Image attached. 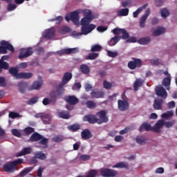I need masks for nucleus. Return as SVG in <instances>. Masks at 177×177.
Returning <instances> with one entry per match:
<instances>
[{
	"instance_id": "f257e3e1",
	"label": "nucleus",
	"mask_w": 177,
	"mask_h": 177,
	"mask_svg": "<svg viewBox=\"0 0 177 177\" xmlns=\"http://www.w3.org/2000/svg\"><path fill=\"white\" fill-rule=\"evenodd\" d=\"M99 117L100 119L97 118ZM83 121L89 124H103V122H109V118L106 116V111H100L96 115H86L83 118Z\"/></svg>"
},
{
	"instance_id": "f03ea898",
	"label": "nucleus",
	"mask_w": 177,
	"mask_h": 177,
	"mask_svg": "<svg viewBox=\"0 0 177 177\" xmlns=\"http://www.w3.org/2000/svg\"><path fill=\"white\" fill-rule=\"evenodd\" d=\"M19 164H23V159L18 158L12 162H7L3 166V169L5 172H8V174H13V172L19 169L17 167Z\"/></svg>"
},
{
	"instance_id": "7ed1b4c3",
	"label": "nucleus",
	"mask_w": 177,
	"mask_h": 177,
	"mask_svg": "<svg viewBox=\"0 0 177 177\" xmlns=\"http://www.w3.org/2000/svg\"><path fill=\"white\" fill-rule=\"evenodd\" d=\"M95 28L96 26L92 24L88 26H82L81 32L73 31L72 35L75 37H81V35H88L89 32H92Z\"/></svg>"
},
{
	"instance_id": "20e7f679",
	"label": "nucleus",
	"mask_w": 177,
	"mask_h": 177,
	"mask_svg": "<svg viewBox=\"0 0 177 177\" xmlns=\"http://www.w3.org/2000/svg\"><path fill=\"white\" fill-rule=\"evenodd\" d=\"M0 46V53L1 55H6L8 53V50H10L11 53H15V48L10 43L3 40L1 41Z\"/></svg>"
},
{
	"instance_id": "39448f33",
	"label": "nucleus",
	"mask_w": 177,
	"mask_h": 177,
	"mask_svg": "<svg viewBox=\"0 0 177 177\" xmlns=\"http://www.w3.org/2000/svg\"><path fill=\"white\" fill-rule=\"evenodd\" d=\"M133 61H130L128 62V67L130 70H135L136 68H139L142 67V59L132 57Z\"/></svg>"
},
{
	"instance_id": "423d86ee",
	"label": "nucleus",
	"mask_w": 177,
	"mask_h": 177,
	"mask_svg": "<svg viewBox=\"0 0 177 177\" xmlns=\"http://www.w3.org/2000/svg\"><path fill=\"white\" fill-rule=\"evenodd\" d=\"M155 93L159 97H162V99L168 97V93H167V90L162 85H158L156 87Z\"/></svg>"
},
{
	"instance_id": "0eeeda50",
	"label": "nucleus",
	"mask_w": 177,
	"mask_h": 177,
	"mask_svg": "<svg viewBox=\"0 0 177 177\" xmlns=\"http://www.w3.org/2000/svg\"><path fill=\"white\" fill-rule=\"evenodd\" d=\"M100 175L103 177H115L117 176V171L109 168H102L100 169Z\"/></svg>"
},
{
	"instance_id": "6e6552de",
	"label": "nucleus",
	"mask_w": 177,
	"mask_h": 177,
	"mask_svg": "<svg viewBox=\"0 0 177 177\" xmlns=\"http://www.w3.org/2000/svg\"><path fill=\"white\" fill-rule=\"evenodd\" d=\"M32 48H21L19 55V59L20 60H23V59H26V57H28L32 55Z\"/></svg>"
},
{
	"instance_id": "1a4fd4ad",
	"label": "nucleus",
	"mask_w": 177,
	"mask_h": 177,
	"mask_svg": "<svg viewBox=\"0 0 177 177\" xmlns=\"http://www.w3.org/2000/svg\"><path fill=\"white\" fill-rule=\"evenodd\" d=\"M80 52V50L78 48H64L62 50H60L57 52L59 56H63V55H71L78 53Z\"/></svg>"
},
{
	"instance_id": "9d476101",
	"label": "nucleus",
	"mask_w": 177,
	"mask_h": 177,
	"mask_svg": "<svg viewBox=\"0 0 177 177\" xmlns=\"http://www.w3.org/2000/svg\"><path fill=\"white\" fill-rule=\"evenodd\" d=\"M55 34L56 30H55V28H51L46 30L43 32V37L45 38V39H52V38L55 37Z\"/></svg>"
},
{
	"instance_id": "9b49d317",
	"label": "nucleus",
	"mask_w": 177,
	"mask_h": 177,
	"mask_svg": "<svg viewBox=\"0 0 177 177\" xmlns=\"http://www.w3.org/2000/svg\"><path fill=\"white\" fill-rule=\"evenodd\" d=\"M118 107L120 111H127L129 109V103L125 100H118Z\"/></svg>"
},
{
	"instance_id": "f8f14e48",
	"label": "nucleus",
	"mask_w": 177,
	"mask_h": 177,
	"mask_svg": "<svg viewBox=\"0 0 177 177\" xmlns=\"http://www.w3.org/2000/svg\"><path fill=\"white\" fill-rule=\"evenodd\" d=\"M150 15V9H147L145 14L142 16L140 20V27L142 28H145L146 26V20H147V17Z\"/></svg>"
},
{
	"instance_id": "ddd939ff",
	"label": "nucleus",
	"mask_w": 177,
	"mask_h": 177,
	"mask_svg": "<svg viewBox=\"0 0 177 177\" xmlns=\"http://www.w3.org/2000/svg\"><path fill=\"white\" fill-rule=\"evenodd\" d=\"M65 100L68 104H71V106H75L77 103H79L80 100L77 98L75 95H69L68 97H66Z\"/></svg>"
},
{
	"instance_id": "4468645a",
	"label": "nucleus",
	"mask_w": 177,
	"mask_h": 177,
	"mask_svg": "<svg viewBox=\"0 0 177 177\" xmlns=\"http://www.w3.org/2000/svg\"><path fill=\"white\" fill-rule=\"evenodd\" d=\"M81 136L82 139H84V140H88V139L92 138L93 135L92 134V132H91V130L85 129L81 132Z\"/></svg>"
},
{
	"instance_id": "2eb2a0df",
	"label": "nucleus",
	"mask_w": 177,
	"mask_h": 177,
	"mask_svg": "<svg viewBox=\"0 0 177 177\" xmlns=\"http://www.w3.org/2000/svg\"><path fill=\"white\" fill-rule=\"evenodd\" d=\"M71 20L74 24L80 22V10H75L71 13Z\"/></svg>"
},
{
	"instance_id": "dca6fc26",
	"label": "nucleus",
	"mask_w": 177,
	"mask_h": 177,
	"mask_svg": "<svg viewBox=\"0 0 177 177\" xmlns=\"http://www.w3.org/2000/svg\"><path fill=\"white\" fill-rule=\"evenodd\" d=\"M164 103V100L161 98L155 99L153 101V107L154 110H162V104Z\"/></svg>"
},
{
	"instance_id": "f3484780",
	"label": "nucleus",
	"mask_w": 177,
	"mask_h": 177,
	"mask_svg": "<svg viewBox=\"0 0 177 177\" xmlns=\"http://www.w3.org/2000/svg\"><path fill=\"white\" fill-rule=\"evenodd\" d=\"M91 96L92 99H102L104 97V91H92L91 92Z\"/></svg>"
},
{
	"instance_id": "a211bd4d",
	"label": "nucleus",
	"mask_w": 177,
	"mask_h": 177,
	"mask_svg": "<svg viewBox=\"0 0 177 177\" xmlns=\"http://www.w3.org/2000/svg\"><path fill=\"white\" fill-rule=\"evenodd\" d=\"M71 78H73V75L71 74V73H69V72L65 73L64 75V77H62L61 86L68 84L70 80H71Z\"/></svg>"
},
{
	"instance_id": "6ab92c4d",
	"label": "nucleus",
	"mask_w": 177,
	"mask_h": 177,
	"mask_svg": "<svg viewBox=\"0 0 177 177\" xmlns=\"http://www.w3.org/2000/svg\"><path fill=\"white\" fill-rule=\"evenodd\" d=\"M143 131H147V132H149V131H153V129L151 127V124L147 122H144L139 128L140 132H143Z\"/></svg>"
},
{
	"instance_id": "aec40b11",
	"label": "nucleus",
	"mask_w": 177,
	"mask_h": 177,
	"mask_svg": "<svg viewBox=\"0 0 177 177\" xmlns=\"http://www.w3.org/2000/svg\"><path fill=\"white\" fill-rule=\"evenodd\" d=\"M82 13L84 18L89 19L90 20H93L96 17L92 14V11L91 10L85 9L82 10Z\"/></svg>"
},
{
	"instance_id": "412c9836",
	"label": "nucleus",
	"mask_w": 177,
	"mask_h": 177,
	"mask_svg": "<svg viewBox=\"0 0 177 177\" xmlns=\"http://www.w3.org/2000/svg\"><path fill=\"white\" fill-rule=\"evenodd\" d=\"M165 124V121L163 120H158L155 126L153 127V129L155 132H160V128H162V126H164Z\"/></svg>"
},
{
	"instance_id": "4be33fe9",
	"label": "nucleus",
	"mask_w": 177,
	"mask_h": 177,
	"mask_svg": "<svg viewBox=\"0 0 177 177\" xmlns=\"http://www.w3.org/2000/svg\"><path fill=\"white\" fill-rule=\"evenodd\" d=\"M31 154V148L24 147L21 151L17 153V157H21L22 156H27Z\"/></svg>"
},
{
	"instance_id": "5701e85b",
	"label": "nucleus",
	"mask_w": 177,
	"mask_h": 177,
	"mask_svg": "<svg viewBox=\"0 0 177 177\" xmlns=\"http://www.w3.org/2000/svg\"><path fill=\"white\" fill-rule=\"evenodd\" d=\"M58 117H59V118H62L63 120H68L71 115H70V112L67 111H61L58 112Z\"/></svg>"
},
{
	"instance_id": "b1692460",
	"label": "nucleus",
	"mask_w": 177,
	"mask_h": 177,
	"mask_svg": "<svg viewBox=\"0 0 177 177\" xmlns=\"http://www.w3.org/2000/svg\"><path fill=\"white\" fill-rule=\"evenodd\" d=\"M8 73L11 74V75L15 77L16 80H19V75H20V73H19V69H17V68L10 67L8 70Z\"/></svg>"
},
{
	"instance_id": "393cba45",
	"label": "nucleus",
	"mask_w": 177,
	"mask_h": 177,
	"mask_svg": "<svg viewBox=\"0 0 177 177\" xmlns=\"http://www.w3.org/2000/svg\"><path fill=\"white\" fill-rule=\"evenodd\" d=\"M42 86V82L36 81L31 86L28 88V91H34L41 89Z\"/></svg>"
},
{
	"instance_id": "a878e982",
	"label": "nucleus",
	"mask_w": 177,
	"mask_h": 177,
	"mask_svg": "<svg viewBox=\"0 0 177 177\" xmlns=\"http://www.w3.org/2000/svg\"><path fill=\"white\" fill-rule=\"evenodd\" d=\"M162 84L166 88L167 91H169V86H171V77H165L162 81Z\"/></svg>"
},
{
	"instance_id": "bb28decb",
	"label": "nucleus",
	"mask_w": 177,
	"mask_h": 177,
	"mask_svg": "<svg viewBox=\"0 0 177 177\" xmlns=\"http://www.w3.org/2000/svg\"><path fill=\"white\" fill-rule=\"evenodd\" d=\"M27 86H28L27 82H20L19 83H18V89L19 92H21V93H24L26 92Z\"/></svg>"
},
{
	"instance_id": "cd10ccee",
	"label": "nucleus",
	"mask_w": 177,
	"mask_h": 177,
	"mask_svg": "<svg viewBox=\"0 0 177 177\" xmlns=\"http://www.w3.org/2000/svg\"><path fill=\"white\" fill-rule=\"evenodd\" d=\"M143 82H145L143 81V80L142 79H137L133 84V89L134 91L136 92L138 91H139V88H140V86H142V85H143Z\"/></svg>"
},
{
	"instance_id": "c85d7f7f",
	"label": "nucleus",
	"mask_w": 177,
	"mask_h": 177,
	"mask_svg": "<svg viewBox=\"0 0 177 177\" xmlns=\"http://www.w3.org/2000/svg\"><path fill=\"white\" fill-rule=\"evenodd\" d=\"M34 169V167H26L24 168L23 170H21V171L19 173V176L20 177H24L26 175H28V174H30V172H31L32 170Z\"/></svg>"
},
{
	"instance_id": "c756f323",
	"label": "nucleus",
	"mask_w": 177,
	"mask_h": 177,
	"mask_svg": "<svg viewBox=\"0 0 177 177\" xmlns=\"http://www.w3.org/2000/svg\"><path fill=\"white\" fill-rule=\"evenodd\" d=\"M120 39H121L120 36H115L112 37L109 41H108V45H109V46H114L115 45H117Z\"/></svg>"
},
{
	"instance_id": "7c9ffc66",
	"label": "nucleus",
	"mask_w": 177,
	"mask_h": 177,
	"mask_svg": "<svg viewBox=\"0 0 177 177\" xmlns=\"http://www.w3.org/2000/svg\"><path fill=\"white\" fill-rule=\"evenodd\" d=\"M43 136L41 134L35 132L33 134H32V136L30 138V140L31 142H38V140H41Z\"/></svg>"
},
{
	"instance_id": "2f4dec72",
	"label": "nucleus",
	"mask_w": 177,
	"mask_h": 177,
	"mask_svg": "<svg viewBox=\"0 0 177 177\" xmlns=\"http://www.w3.org/2000/svg\"><path fill=\"white\" fill-rule=\"evenodd\" d=\"M19 80L24 78V80H30L32 77V73H19L18 75Z\"/></svg>"
},
{
	"instance_id": "473e14b6",
	"label": "nucleus",
	"mask_w": 177,
	"mask_h": 177,
	"mask_svg": "<svg viewBox=\"0 0 177 177\" xmlns=\"http://www.w3.org/2000/svg\"><path fill=\"white\" fill-rule=\"evenodd\" d=\"M149 6L148 3L144 4L142 6L138 8L136 11L133 12V17L136 18L138 16H139V13L142 12V10H145V8Z\"/></svg>"
},
{
	"instance_id": "72a5a7b5",
	"label": "nucleus",
	"mask_w": 177,
	"mask_h": 177,
	"mask_svg": "<svg viewBox=\"0 0 177 177\" xmlns=\"http://www.w3.org/2000/svg\"><path fill=\"white\" fill-rule=\"evenodd\" d=\"M174 116V112L171 111H168L161 115L162 118L163 120H169V118H171Z\"/></svg>"
},
{
	"instance_id": "f704fd0d",
	"label": "nucleus",
	"mask_w": 177,
	"mask_h": 177,
	"mask_svg": "<svg viewBox=\"0 0 177 177\" xmlns=\"http://www.w3.org/2000/svg\"><path fill=\"white\" fill-rule=\"evenodd\" d=\"M80 70L83 74H89L91 68L86 64L80 65Z\"/></svg>"
},
{
	"instance_id": "c9c22d12",
	"label": "nucleus",
	"mask_w": 177,
	"mask_h": 177,
	"mask_svg": "<svg viewBox=\"0 0 177 177\" xmlns=\"http://www.w3.org/2000/svg\"><path fill=\"white\" fill-rule=\"evenodd\" d=\"M164 32H165V28L159 27L157 30L153 32V37H158L159 35H161V34H164Z\"/></svg>"
},
{
	"instance_id": "e433bc0d",
	"label": "nucleus",
	"mask_w": 177,
	"mask_h": 177,
	"mask_svg": "<svg viewBox=\"0 0 177 177\" xmlns=\"http://www.w3.org/2000/svg\"><path fill=\"white\" fill-rule=\"evenodd\" d=\"M118 16H128L129 15V9L122 8L118 11Z\"/></svg>"
},
{
	"instance_id": "4c0bfd02",
	"label": "nucleus",
	"mask_w": 177,
	"mask_h": 177,
	"mask_svg": "<svg viewBox=\"0 0 177 177\" xmlns=\"http://www.w3.org/2000/svg\"><path fill=\"white\" fill-rule=\"evenodd\" d=\"M35 158H38L39 160H46V155L41 151H37L35 153Z\"/></svg>"
},
{
	"instance_id": "58836bf2",
	"label": "nucleus",
	"mask_w": 177,
	"mask_h": 177,
	"mask_svg": "<svg viewBox=\"0 0 177 177\" xmlns=\"http://www.w3.org/2000/svg\"><path fill=\"white\" fill-rule=\"evenodd\" d=\"M64 85L62 86V83L59 84V86L57 87V91H55L57 96H62L63 93H64Z\"/></svg>"
},
{
	"instance_id": "ea45409f",
	"label": "nucleus",
	"mask_w": 177,
	"mask_h": 177,
	"mask_svg": "<svg viewBox=\"0 0 177 177\" xmlns=\"http://www.w3.org/2000/svg\"><path fill=\"white\" fill-rule=\"evenodd\" d=\"M112 168H128V163L125 162H120L113 165Z\"/></svg>"
},
{
	"instance_id": "a19ab883",
	"label": "nucleus",
	"mask_w": 177,
	"mask_h": 177,
	"mask_svg": "<svg viewBox=\"0 0 177 177\" xmlns=\"http://www.w3.org/2000/svg\"><path fill=\"white\" fill-rule=\"evenodd\" d=\"M68 129H69V131H72V132H77L78 129H81V126L77 124H72L68 127Z\"/></svg>"
},
{
	"instance_id": "79ce46f5",
	"label": "nucleus",
	"mask_w": 177,
	"mask_h": 177,
	"mask_svg": "<svg viewBox=\"0 0 177 177\" xmlns=\"http://www.w3.org/2000/svg\"><path fill=\"white\" fill-rule=\"evenodd\" d=\"M91 22L92 19L83 17L80 21V26H89Z\"/></svg>"
},
{
	"instance_id": "37998d69",
	"label": "nucleus",
	"mask_w": 177,
	"mask_h": 177,
	"mask_svg": "<svg viewBox=\"0 0 177 177\" xmlns=\"http://www.w3.org/2000/svg\"><path fill=\"white\" fill-rule=\"evenodd\" d=\"M136 140L138 145H145L146 144V138L142 136H137Z\"/></svg>"
},
{
	"instance_id": "c03bdc74",
	"label": "nucleus",
	"mask_w": 177,
	"mask_h": 177,
	"mask_svg": "<svg viewBox=\"0 0 177 177\" xmlns=\"http://www.w3.org/2000/svg\"><path fill=\"white\" fill-rule=\"evenodd\" d=\"M150 42V37H143L138 40V44L140 45H147Z\"/></svg>"
},
{
	"instance_id": "a18cd8bd",
	"label": "nucleus",
	"mask_w": 177,
	"mask_h": 177,
	"mask_svg": "<svg viewBox=\"0 0 177 177\" xmlns=\"http://www.w3.org/2000/svg\"><path fill=\"white\" fill-rule=\"evenodd\" d=\"M86 105L88 109H96V102L92 100H88L86 102Z\"/></svg>"
},
{
	"instance_id": "49530a36",
	"label": "nucleus",
	"mask_w": 177,
	"mask_h": 177,
	"mask_svg": "<svg viewBox=\"0 0 177 177\" xmlns=\"http://www.w3.org/2000/svg\"><path fill=\"white\" fill-rule=\"evenodd\" d=\"M91 52H100L102 50V46L100 44H95L91 46Z\"/></svg>"
},
{
	"instance_id": "de8ad7c7",
	"label": "nucleus",
	"mask_w": 177,
	"mask_h": 177,
	"mask_svg": "<svg viewBox=\"0 0 177 177\" xmlns=\"http://www.w3.org/2000/svg\"><path fill=\"white\" fill-rule=\"evenodd\" d=\"M160 14H161L162 19H167V17H168V16H169V11L168 10H167V8H162L160 10Z\"/></svg>"
},
{
	"instance_id": "09e8293b",
	"label": "nucleus",
	"mask_w": 177,
	"mask_h": 177,
	"mask_svg": "<svg viewBox=\"0 0 177 177\" xmlns=\"http://www.w3.org/2000/svg\"><path fill=\"white\" fill-rule=\"evenodd\" d=\"M52 140L55 142V143H59L64 140V137H63V136H55L52 138Z\"/></svg>"
},
{
	"instance_id": "8fccbe9b",
	"label": "nucleus",
	"mask_w": 177,
	"mask_h": 177,
	"mask_svg": "<svg viewBox=\"0 0 177 177\" xmlns=\"http://www.w3.org/2000/svg\"><path fill=\"white\" fill-rule=\"evenodd\" d=\"M57 97H59V95H57V93H56L55 91H53L50 93V100L53 102H55Z\"/></svg>"
},
{
	"instance_id": "3c124183",
	"label": "nucleus",
	"mask_w": 177,
	"mask_h": 177,
	"mask_svg": "<svg viewBox=\"0 0 177 177\" xmlns=\"http://www.w3.org/2000/svg\"><path fill=\"white\" fill-rule=\"evenodd\" d=\"M44 124H50V115L48 114H44L43 118L41 119Z\"/></svg>"
},
{
	"instance_id": "603ef678",
	"label": "nucleus",
	"mask_w": 177,
	"mask_h": 177,
	"mask_svg": "<svg viewBox=\"0 0 177 177\" xmlns=\"http://www.w3.org/2000/svg\"><path fill=\"white\" fill-rule=\"evenodd\" d=\"M24 131L26 135H31V133H34V132H35V129L31 127L25 128Z\"/></svg>"
},
{
	"instance_id": "864d4df0",
	"label": "nucleus",
	"mask_w": 177,
	"mask_h": 177,
	"mask_svg": "<svg viewBox=\"0 0 177 177\" xmlns=\"http://www.w3.org/2000/svg\"><path fill=\"white\" fill-rule=\"evenodd\" d=\"M48 21H56V24H60L63 21V17L58 16L54 19H48Z\"/></svg>"
},
{
	"instance_id": "5fc2aeb1",
	"label": "nucleus",
	"mask_w": 177,
	"mask_h": 177,
	"mask_svg": "<svg viewBox=\"0 0 177 177\" xmlns=\"http://www.w3.org/2000/svg\"><path fill=\"white\" fill-rule=\"evenodd\" d=\"M0 66L3 70L9 69V64H8L6 62H4L3 60H0Z\"/></svg>"
},
{
	"instance_id": "6e6d98bb",
	"label": "nucleus",
	"mask_w": 177,
	"mask_h": 177,
	"mask_svg": "<svg viewBox=\"0 0 177 177\" xmlns=\"http://www.w3.org/2000/svg\"><path fill=\"white\" fill-rule=\"evenodd\" d=\"M103 86L104 88V89H111V88H113V84L109 82L108 81L106 80H104L103 82Z\"/></svg>"
},
{
	"instance_id": "4d7b16f0",
	"label": "nucleus",
	"mask_w": 177,
	"mask_h": 177,
	"mask_svg": "<svg viewBox=\"0 0 177 177\" xmlns=\"http://www.w3.org/2000/svg\"><path fill=\"white\" fill-rule=\"evenodd\" d=\"M97 175V170L96 169H91L88 171V175L85 177H95Z\"/></svg>"
},
{
	"instance_id": "13d9d810",
	"label": "nucleus",
	"mask_w": 177,
	"mask_h": 177,
	"mask_svg": "<svg viewBox=\"0 0 177 177\" xmlns=\"http://www.w3.org/2000/svg\"><path fill=\"white\" fill-rule=\"evenodd\" d=\"M70 31H71V29H70L68 26H64L59 30V32L61 34H66L67 32H70Z\"/></svg>"
},
{
	"instance_id": "bf43d9fd",
	"label": "nucleus",
	"mask_w": 177,
	"mask_h": 177,
	"mask_svg": "<svg viewBox=\"0 0 177 177\" xmlns=\"http://www.w3.org/2000/svg\"><path fill=\"white\" fill-rule=\"evenodd\" d=\"M98 57H99L98 53H93L88 54L87 59H88V60H95V59H96Z\"/></svg>"
},
{
	"instance_id": "052dcab7",
	"label": "nucleus",
	"mask_w": 177,
	"mask_h": 177,
	"mask_svg": "<svg viewBox=\"0 0 177 177\" xmlns=\"http://www.w3.org/2000/svg\"><path fill=\"white\" fill-rule=\"evenodd\" d=\"M121 34H122V39H128V38H129V33L127 32V30L122 29Z\"/></svg>"
},
{
	"instance_id": "680f3d73",
	"label": "nucleus",
	"mask_w": 177,
	"mask_h": 177,
	"mask_svg": "<svg viewBox=\"0 0 177 177\" xmlns=\"http://www.w3.org/2000/svg\"><path fill=\"white\" fill-rule=\"evenodd\" d=\"M16 8H17V6H16V4H13L12 3H10L8 5L7 10L8 12H13V10H15V9H16Z\"/></svg>"
},
{
	"instance_id": "e2e57ef3",
	"label": "nucleus",
	"mask_w": 177,
	"mask_h": 177,
	"mask_svg": "<svg viewBox=\"0 0 177 177\" xmlns=\"http://www.w3.org/2000/svg\"><path fill=\"white\" fill-rule=\"evenodd\" d=\"M8 115L9 118H12V120H15V118H19V117H20V114L17 112H10Z\"/></svg>"
},
{
	"instance_id": "0e129e2a",
	"label": "nucleus",
	"mask_w": 177,
	"mask_h": 177,
	"mask_svg": "<svg viewBox=\"0 0 177 177\" xmlns=\"http://www.w3.org/2000/svg\"><path fill=\"white\" fill-rule=\"evenodd\" d=\"M37 102H38V97H33L27 102V104H29V105L35 104Z\"/></svg>"
},
{
	"instance_id": "69168bd1",
	"label": "nucleus",
	"mask_w": 177,
	"mask_h": 177,
	"mask_svg": "<svg viewBox=\"0 0 177 177\" xmlns=\"http://www.w3.org/2000/svg\"><path fill=\"white\" fill-rule=\"evenodd\" d=\"M11 132L14 136H17V138H20L21 136V133L19 131V130L16 129H12L11 130Z\"/></svg>"
},
{
	"instance_id": "338daca9",
	"label": "nucleus",
	"mask_w": 177,
	"mask_h": 177,
	"mask_svg": "<svg viewBox=\"0 0 177 177\" xmlns=\"http://www.w3.org/2000/svg\"><path fill=\"white\" fill-rule=\"evenodd\" d=\"M90 158H91V156L86 155V154H83V155L80 156V160L81 161H86V160H89Z\"/></svg>"
},
{
	"instance_id": "774afa93",
	"label": "nucleus",
	"mask_w": 177,
	"mask_h": 177,
	"mask_svg": "<svg viewBox=\"0 0 177 177\" xmlns=\"http://www.w3.org/2000/svg\"><path fill=\"white\" fill-rule=\"evenodd\" d=\"M97 30L98 31V32H104V31H107V26H98L97 28Z\"/></svg>"
}]
</instances>
